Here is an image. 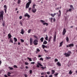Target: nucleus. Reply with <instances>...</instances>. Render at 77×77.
Instances as JSON below:
<instances>
[{"instance_id": "nucleus-1", "label": "nucleus", "mask_w": 77, "mask_h": 77, "mask_svg": "<svg viewBox=\"0 0 77 77\" xmlns=\"http://www.w3.org/2000/svg\"><path fill=\"white\" fill-rule=\"evenodd\" d=\"M32 0H28L29 1L28 3H27L26 5V8H29V6H30V4L32 3Z\"/></svg>"}, {"instance_id": "nucleus-2", "label": "nucleus", "mask_w": 77, "mask_h": 77, "mask_svg": "<svg viewBox=\"0 0 77 77\" xmlns=\"http://www.w3.org/2000/svg\"><path fill=\"white\" fill-rule=\"evenodd\" d=\"M72 53L71 51H69L68 52V53H65L64 54L65 56L66 57H69V56H70L71 55V54Z\"/></svg>"}, {"instance_id": "nucleus-3", "label": "nucleus", "mask_w": 77, "mask_h": 77, "mask_svg": "<svg viewBox=\"0 0 77 77\" xmlns=\"http://www.w3.org/2000/svg\"><path fill=\"white\" fill-rule=\"evenodd\" d=\"M40 22H41V23H43V25H46V26L48 25V23H45V21L43 20H41Z\"/></svg>"}, {"instance_id": "nucleus-4", "label": "nucleus", "mask_w": 77, "mask_h": 77, "mask_svg": "<svg viewBox=\"0 0 77 77\" xmlns=\"http://www.w3.org/2000/svg\"><path fill=\"white\" fill-rule=\"evenodd\" d=\"M38 41L36 39L35 40L33 41V43L35 45H38Z\"/></svg>"}, {"instance_id": "nucleus-5", "label": "nucleus", "mask_w": 77, "mask_h": 77, "mask_svg": "<svg viewBox=\"0 0 77 77\" xmlns=\"http://www.w3.org/2000/svg\"><path fill=\"white\" fill-rule=\"evenodd\" d=\"M56 32H55L54 34V42H56Z\"/></svg>"}, {"instance_id": "nucleus-6", "label": "nucleus", "mask_w": 77, "mask_h": 77, "mask_svg": "<svg viewBox=\"0 0 77 77\" xmlns=\"http://www.w3.org/2000/svg\"><path fill=\"white\" fill-rule=\"evenodd\" d=\"M74 47V44H71L66 45V47Z\"/></svg>"}, {"instance_id": "nucleus-7", "label": "nucleus", "mask_w": 77, "mask_h": 77, "mask_svg": "<svg viewBox=\"0 0 77 77\" xmlns=\"http://www.w3.org/2000/svg\"><path fill=\"white\" fill-rule=\"evenodd\" d=\"M66 32V29L65 28L64 29L63 32V35H65V33Z\"/></svg>"}, {"instance_id": "nucleus-8", "label": "nucleus", "mask_w": 77, "mask_h": 77, "mask_svg": "<svg viewBox=\"0 0 77 77\" xmlns=\"http://www.w3.org/2000/svg\"><path fill=\"white\" fill-rule=\"evenodd\" d=\"M0 14H1L0 15V17H3V15H4L3 14H4V11H2L1 12H0Z\"/></svg>"}, {"instance_id": "nucleus-9", "label": "nucleus", "mask_w": 77, "mask_h": 77, "mask_svg": "<svg viewBox=\"0 0 77 77\" xmlns=\"http://www.w3.org/2000/svg\"><path fill=\"white\" fill-rule=\"evenodd\" d=\"M24 17H28V18H30V16H29V14H27V13H26L24 15Z\"/></svg>"}, {"instance_id": "nucleus-10", "label": "nucleus", "mask_w": 77, "mask_h": 77, "mask_svg": "<svg viewBox=\"0 0 77 77\" xmlns=\"http://www.w3.org/2000/svg\"><path fill=\"white\" fill-rule=\"evenodd\" d=\"M33 42V39L31 38H30V44L31 45H32V42Z\"/></svg>"}, {"instance_id": "nucleus-11", "label": "nucleus", "mask_w": 77, "mask_h": 77, "mask_svg": "<svg viewBox=\"0 0 77 77\" xmlns=\"http://www.w3.org/2000/svg\"><path fill=\"white\" fill-rule=\"evenodd\" d=\"M32 12L33 13H35L36 12V9L34 8L32 9Z\"/></svg>"}, {"instance_id": "nucleus-12", "label": "nucleus", "mask_w": 77, "mask_h": 77, "mask_svg": "<svg viewBox=\"0 0 77 77\" xmlns=\"http://www.w3.org/2000/svg\"><path fill=\"white\" fill-rule=\"evenodd\" d=\"M8 38L9 39H11V38H12V35H11L10 33H9L8 35Z\"/></svg>"}, {"instance_id": "nucleus-13", "label": "nucleus", "mask_w": 77, "mask_h": 77, "mask_svg": "<svg viewBox=\"0 0 77 77\" xmlns=\"http://www.w3.org/2000/svg\"><path fill=\"white\" fill-rule=\"evenodd\" d=\"M35 6H36V4H34L32 5V9H35Z\"/></svg>"}, {"instance_id": "nucleus-14", "label": "nucleus", "mask_w": 77, "mask_h": 77, "mask_svg": "<svg viewBox=\"0 0 77 77\" xmlns=\"http://www.w3.org/2000/svg\"><path fill=\"white\" fill-rule=\"evenodd\" d=\"M66 40L67 42H69V38L68 37H66Z\"/></svg>"}, {"instance_id": "nucleus-15", "label": "nucleus", "mask_w": 77, "mask_h": 77, "mask_svg": "<svg viewBox=\"0 0 77 77\" xmlns=\"http://www.w3.org/2000/svg\"><path fill=\"white\" fill-rule=\"evenodd\" d=\"M24 33V32L23 29H22L21 30V32L20 33H21V34H22V35H23Z\"/></svg>"}, {"instance_id": "nucleus-16", "label": "nucleus", "mask_w": 77, "mask_h": 77, "mask_svg": "<svg viewBox=\"0 0 77 77\" xmlns=\"http://www.w3.org/2000/svg\"><path fill=\"white\" fill-rule=\"evenodd\" d=\"M57 14L56 13H55L54 14H51V17H54V16H55V15H56Z\"/></svg>"}, {"instance_id": "nucleus-17", "label": "nucleus", "mask_w": 77, "mask_h": 77, "mask_svg": "<svg viewBox=\"0 0 77 77\" xmlns=\"http://www.w3.org/2000/svg\"><path fill=\"white\" fill-rule=\"evenodd\" d=\"M41 42H44V38L43 37H42L41 38H40V39Z\"/></svg>"}, {"instance_id": "nucleus-18", "label": "nucleus", "mask_w": 77, "mask_h": 77, "mask_svg": "<svg viewBox=\"0 0 77 77\" xmlns=\"http://www.w3.org/2000/svg\"><path fill=\"white\" fill-rule=\"evenodd\" d=\"M57 65L58 66H61V64H60V62H58L57 63Z\"/></svg>"}, {"instance_id": "nucleus-19", "label": "nucleus", "mask_w": 77, "mask_h": 77, "mask_svg": "<svg viewBox=\"0 0 77 77\" xmlns=\"http://www.w3.org/2000/svg\"><path fill=\"white\" fill-rule=\"evenodd\" d=\"M55 72V71L54 70H51V74H54Z\"/></svg>"}, {"instance_id": "nucleus-20", "label": "nucleus", "mask_w": 77, "mask_h": 77, "mask_svg": "<svg viewBox=\"0 0 77 77\" xmlns=\"http://www.w3.org/2000/svg\"><path fill=\"white\" fill-rule=\"evenodd\" d=\"M62 44H63V41H62L60 43V46H59V47H60L62 46Z\"/></svg>"}, {"instance_id": "nucleus-21", "label": "nucleus", "mask_w": 77, "mask_h": 77, "mask_svg": "<svg viewBox=\"0 0 77 77\" xmlns=\"http://www.w3.org/2000/svg\"><path fill=\"white\" fill-rule=\"evenodd\" d=\"M59 14L58 15V17H60V15H61V11H60V10H59Z\"/></svg>"}, {"instance_id": "nucleus-22", "label": "nucleus", "mask_w": 77, "mask_h": 77, "mask_svg": "<svg viewBox=\"0 0 77 77\" xmlns=\"http://www.w3.org/2000/svg\"><path fill=\"white\" fill-rule=\"evenodd\" d=\"M9 42H11V43H13V40H12V38L10 39Z\"/></svg>"}, {"instance_id": "nucleus-23", "label": "nucleus", "mask_w": 77, "mask_h": 77, "mask_svg": "<svg viewBox=\"0 0 77 77\" xmlns=\"http://www.w3.org/2000/svg\"><path fill=\"white\" fill-rule=\"evenodd\" d=\"M27 59H28V60H29V61H30V62L32 61V58H29V57H28L27 58Z\"/></svg>"}, {"instance_id": "nucleus-24", "label": "nucleus", "mask_w": 77, "mask_h": 77, "mask_svg": "<svg viewBox=\"0 0 77 77\" xmlns=\"http://www.w3.org/2000/svg\"><path fill=\"white\" fill-rule=\"evenodd\" d=\"M14 42H17V38H14Z\"/></svg>"}, {"instance_id": "nucleus-25", "label": "nucleus", "mask_w": 77, "mask_h": 77, "mask_svg": "<svg viewBox=\"0 0 77 77\" xmlns=\"http://www.w3.org/2000/svg\"><path fill=\"white\" fill-rule=\"evenodd\" d=\"M43 44H47V42L45 40Z\"/></svg>"}, {"instance_id": "nucleus-26", "label": "nucleus", "mask_w": 77, "mask_h": 77, "mask_svg": "<svg viewBox=\"0 0 77 77\" xmlns=\"http://www.w3.org/2000/svg\"><path fill=\"white\" fill-rule=\"evenodd\" d=\"M1 20H2V21H3V16L0 17V20L1 21Z\"/></svg>"}, {"instance_id": "nucleus-27", "label": "nucleus", "mask_w": 77, "mask_h": 77, "mask_svg": "<svg viewBox=\"0 0 77 77\" xmlns=\"http://www.w3.org/2000/svg\"><path fill=\"white\" fill-rule=\"evenodd\" d=\"M37 64L38 65H39L40 66H42V65L40 63L38 62L37 63Z\"/></svg>"}, {"instance_id": "nucleus-28", "label": "nucleus", "mask_w": 77, "mask_h": 77, "mask_svg": "<svg viewBox=\"0 0 77 77\" xmlns=\"http://www.w3.org/2000/svg\"><path fill=\"white\" fill-rule=\"evenodd\" d=\"M4 8H5L4 9H7V6H6V5H4Z\"/></svg>"}, {"instance_id": "nucleus-29", "label": "nucleus", "mask_w": 77, "mask_h": 77, "mask_svg": "<svg viewBox=\"0 0 77 77\" xmlns=\"http://www.w3.org/2000/svg\"><path fill=\"white\" fill-rule=\"evenodd\" d=\"M42 47H43V49H44V48H47V47L45 45H42Z\"/></svg>"}, {"instance_id": "nucleus-30", "label": "nucleus", "mask_w": 77, "mask_h": 77, "mask_svg": "<svg viewBox=\"0 0 77 77\" xmlns=\"http://www.w3.org/2000/svg\"><path fill=\"white\" fill-rule=\"evenodd\" d=\"M32 9V8H29V13H30V11L31 10V9Z\"/></svg>"}, {"instance_id": "nucleus-31", "label": "nucleus", "mask_w": 77, "mask_h": 77, "mask_svg": "<svg viewBox=\"0 0 77 77\" xmlns=\"http://www.w3.org/2000/svg\"><path fill=\"white\" fill-rule=\"evenodd\" d=\"M69 74H72V72L71 71V70H70L69 72Z\"/></svg>"}, {"instance_id": "nucleus-32", "label": "nucleus", "mask_w": 77, "mask_h": 77, "mask_svg": "<svg viewBox=\"0 0 77 77\" xmlns=\"http://www.w3.org/2000/svg\"><path fill=\"white\" fill-rule=\"evenodd\" d=\"M20 2H21L20 0H18L17 3L18 4H20Z\"/></svg>"}, {"instance_id": "nucleus-33", "label": "nucleus", "mask_w": 77, "mask_h": 77, "mask_svg": "<svg viewBox=\"0 0 77 77\" xmlns=\"http://www.w3.org/2000/svg\"><path fill=\"white\" fill-rule=\"evenodd\" d=\"M53 18H49V20L51 21V23H52V21H53Z\"/></svg>"}, {"instance_id": "nucleus-34", "label": "nucleus", "mask_w": 77, "mask_h": 77, "mask_svg": "<svg viewBox=\"0 0 77 77\" xmlns=\"http://www.w3.org/2000/svg\"><path fill=\"white\" fill-rule=\"evenodd\" d=\"M30 32H31V29H30L28 30V33H30Z\"/></svg>"}, {"instance_id": "nucleus-35", "label": "nucleus", "mask_w": 77, "mask_h": 77, "mask_svg": "<svg viewBox=\"0 0 77 77\" xmlns=\"http://www.w3.org/2000/svg\"><path fill=\"white\" fill-rule=\"evenodd\" d=\"M11 74V73L10 72H8V76H11V75H9V74Z\"/></svg>"}, {"instance_id": "nucleus-36", "label": "nucleus", "mask_w": 77, "mask_h": 77, "mask_svg": "<svg viewBox=\"0 0 77 77\" xmlns=\"http://www.w3.org/2000/svg\"><path fill=\"white\" fill-rule=\"evenodd\" d=\"M34 38H36V39H38V38L37 37V36H36L34 35Z\"/></svg>"}, {"instance_id": "nucleus-37", "label": "nucleus", "mask_w": 77, "mask_h": 77, "mask_svg": "<svg viewBox=\"0 0 77 77\" xmlns=\"http://www.w3.org/2000/svg\"><path fill=\"white\" fill-rule=\"evenodd\" d=\"M9 68H10V70H11L13 69V68H12V67H11L10 66L9 67Z\"/></svg>"}, {"instance_id": "nucleus-38", "label": "nucleus", "mask_w": 77, "mask_h": 77, "mask_svg": "<svg viewBox=\"0 0 77 77\" xmlns=\"http://www.w3.org/2000/svg\"><path fill=\"white\" fill-rule=\"evenodd\" d=\"M37 51H38V52H39V51H40V50L38 48H37Z\"/></svg>"}, {"instance_id": "nucleus-39", "label": "nucleus", "mask_w": 77, "mask_h": 77, "mask_svg": "<svg viewBox=\"0 0 77 77\" xmlns=\"http://www.w3.org/2000/svg\"><path fill=\"white\" fill-rule=\"evenodd\" d=\"M51 39V36H50L49 37V40H48V42H50V39Z\"/></svg>"}, {"instance_id": "nucleus-40", "label": "nucleus", "mask_w": 77, "mask_h": 77, "mask_svg": "<svg viewBox=\"0 0 77 77\" xmlns=\"http://www.w3.org/2000/svg\"><path fill=\"white\" fill-rule=\"evenodd\" d=\"M45 74H46V73L45 72H42V73H41V75H45Z\"/></svg>"}, {"instance_id": "nucleus-41", "label": "nucleus", "mask_w": 77, "mask_h": 77, "mask_svg": "<svg viewBox=\"0 0 77 77\" xmlns=\"http://www.w3.org/2000/svg\"><path fill=\"white\" fill-rule=\"evenodd\" d=\"M13 67H14V68H18V67H17V66H16V65H14L13 66Z\"/></svg>"}, {"instance_id": "nucleus-42", "label": "nucleus", "mask_w": 77, "mask_h": 77, "mask_svg": "<svg viewBox=\"0 0 77 77\" xmlns=\"http://www.w3.org/2000/svg\"><path fill=\"white\" fill-rule=\"evenodd\" d=\"M46 37L45 38V39H46V40H47V39L48 38V37H47V35H46Z\"/></svg>"}, {"instance_id": "nucleus-43", "label": "nucleus", "mask_w": 77, "mask_h": 77, "mask_svg": "<svg viewBox=\"0 0 77 77\" xmlns=\"http://www.w3.org/2000/svg\"><path fill=\"white\" fill-rule=\"evenodd\" d=\"M43 60L44 59H43L42 58H40V60H42V61H43Z\"/></svg>"}, {"instance_id": "nucleus-44", "label": "nucleus", "mask_w": 77, "mask_h": 77, "mask_svg": "<svg viewBox=\"0 0 77 77\" xmlns=\"http://www.w3.org/2000/svg\"><path fill=\"white\" fill-rule=\"evenodd\" d=\"M59 74V73H57L56 74H54V75H55V76H57V75Z\"/></svg>"}, {"instance_id": "nucleus-45", "label": "nucleus", "mask_w": 77, "mask_h": 77, "mask_svg": "<svg viewBox=\"0 0 77 77\" xmlns=\"http://www.w3.org/2000/svg\"><path fill=\"white\" fill-rule=\"evenodd\" d=\"M55 62H58V60L57 59H55Z\"/></svg>"}, {"instance_id": "nucleus-46", "label": "nucleus", "mask_w": 77, "mask_h": 77, "mask_svg": "<svg viewBox=\"0 0 77 77\" xmlns=\"http://www.w3.org/2000/svg\"><path fill=\"white\" fill-rule=\"evenodd\" d=\"M25 65H29V63H27V62H26L25 63Z\"/></svg>"}, {"instance_id": "nucleus-47", "label": "nucleus", "mask_w": 77, "mask_h": 77, "mask_svg": "<svg viewBox=\"0 0 77 77\" xmlns=\"http://www.w3.org/2000/svg\"><path fill=\"white\" fill-rule=\"evenodd\" d=\"M21 41L22 42H24V40L23 39H21Z\"/></svg>"}, {"instance_id": "nucleus-48", "label": "nucleus", "mask_w": 77, "mask_h": 77, "mask_svg": "<svg viewBox=\"0 0 77 77\" xmlns=\"http://www.w3.org/2000/svg\"><path fill=\"white\" fill-rule=\"evenodd\" d=\"M68 11L69 12H71V11H72V9L71 8H70L69 9Z\"/></svg>"}, {"instance_id": "nucleus-49", "label": "nucleus", "mask_w": 77, "mask_h": 77, "mask_svg": "<svg viewBox=\"0 0 77 77\" xmlns=\"http://www.w3.org/2000/svg\"><path fill=\"white\" fill-rule=\"evenodd\" d=\"M32 70H29V73L30 74H32Z\"/></svg>"}, {"instance_id": "nucleus-50", "label": "nucleus", "mask_w": 77, "mask_h": 77, "mask_svg": "<svg viewBox=\"0 0 77 77\" xmlns=\"http://www.w3.org/2000/svg\"><path fill=\"white\" fill-rule=\"evenodd\" d=\"M22 16H21L19 17V19H20V20H21V19H22Z\"/></svg>"}, {"instance_id": "nucleus-51", "label": "nucleus", "mask_w": 77, "mask_h": 77, "mask_svg": "<svg viewBox=\"0 0 77 77\" xmlns=\"http://www.w3.org/2000/svg\"><path fill=\"white\" fill-rule=\"evenodd\" d=\"M70 8H73V6H72V5H71L70 6Z\"/></svg>"}, {"instance_id": "nucleus-52", "label": "nucleus", "mask_w": 77, "mask_h": 77, "mask_svg": "<svg viewBox=\"0 0 77 77\" xmlns=\"http://www.w3.org/2000/svg\"><path fill=\"white\" fill-rule=\"evenodd\" d=\"M20 24L21 26H22L23 25V23H22V22H20Z\"/></svg>"}, {"instance_id": "nucleus-53", "label": "nucleus", "mask_w": 77, "mask_h": 77, "mask_svg": "<svg viewBox=\"0 0 77 77\" xmlns=\"http://www.w3.org/2000/svg\"><path fill=\"white\" fill-rule=\"evenodd\" d=\"M45 59L46 60H47V59H48V57H46L45 58Z\"/></svg>"}, {"instance_id": "nucleus-54", "label": "nucleus", "mask_w": 77, "mask_h": 77, "mask_svg": "<svg viewBox=\"0 0 77 77\" xmlns=\"http://www.w3.org/2000/svg\"><path fill=\"white\" fill-rule=\"evenodd\" d=\"M49 77H53V75H49Z\"/></svg>"}, {"instance_id": "nucleus-55", "label": "nucleus", "mask_w": 77, "mask_h": 77, "mask_svg": "<svg viewBox=\"0 0 77 77\" xmlns=\"http://www.w3.org/2000/svg\"><path fill=\"white\" fill-rule=\"evenodd\" d=\"M41 68H42V69H45V67H42Z\"/></svg>"}, {"instance_id": "nucleus-56", "label": "nucleus", "mask_w": 77, "mask_h": 77, "mask_svg": "<svg viewBox=\"0 0 77 77\" xmlns=\"http://www.w3.org/2000/svg\"><path fill=\"white\" fill-rule=\"evenodd\" d=\"M31 64H35V62H32L31 63Z\"/></svg>"}, {"instance_id": "nucleus-57", "label": "nucleus", "mask_w": 77, "mask_h": 77, "mask_svg": "<svg viewBox=\"0 0 77 77\" xmlns=\"http://www.w3.org/2000/svg\"><path fill=\"white\" fill-rule=\"evenodd\" d=\"M53 21H54V22H55L56 21V19L55 18H54L53 19Z\"/></svg>"}, {"instance_id": "nucleus-58", "label": "nucleus", "mask_w": 77, "mask_h": 77, "mask_svg": "<svg viewBox=\"0 0 77 77\" xmlns=\"http://www.w3.org/2000/svg\"><path fill=\"white\" fill-rule=\"evenodd\" d=\"M24 75L25 77H27V76H28L26 74H25Z\"/></svg>"}, {"instance_id": "nucleus-59", "label": "nucleus", "mask_w": 77, "mask_h": 77, "mask_svg": "<svg viewBox=\"0 0 77 77\" xmlns=\"http://www.w3.org/2000/svg\"><path fill=\"white\" fill-rule=\"evenodd\" d=\"M4 10L5 11V13H6V11L7 10V9H4Z\"/></svg>"}, {"instance_id": "nucleus-60", "label": "nucleus", "mask_w": 77, "mask_h": 77, "mask_svg": "<svg viewBox=\"0 0 77 77\" xmlns=\"http://www.w3.org/2000/svg\"><path fill=\"white\" fill-rule=\"evenodd\" d=\"M36 66H37V68L39 67V66L38 65H36Z\"/></svg>"}, {"instance_id": "nucleus-61", "label": "nucleus", "mask_w": 77, "mask_h": 77, "mask_svg": "<svg viewBox=\"0 0 77 77\" xmlns=\"http://www.w3.org/2000/svg\"><path fill=\"white\" fill-rule=\"evenodd\" d=\"M38 57H41V55H38Z\"/></svg>"}, {"instance_id": "nucleus-62", "label": "nucleus", "mask_w": 77, "mask_h": 77, "mask_svg": "<svg viewBox=\"0 0 77 77\" xmlns=\"http://www.w3.org/2000/svg\"><path fill=\"white\" fill-rule=\"evenodd\" d=\"M4 77H8V76H7V75H4Z\"/></svg>"}, {"instance_id": "nucleus-63", "label": "nucleus", "mask_w": 77, "mask_h": 77, "mask_svg": "<svg viewBox=\"0 0 77 77\" xmlns=\"http://www.w3.org/2000/svg\"><path fill=\"white\" fill-rule=\"evenodd\" d=\"M25 68H26V69H28L29 68V67H28L27 66H26Z\"/></svg>"}, {"instance_id": "nucleus-64", "label": "nucleus", "mask_w": 77, "mask_h": 77, "mask_svg": "<svg viewBox=\"0 0 77 77\" xmlns=\"http://www.w3.org/2000/svg\"><path fill=\"white\" fill-rule=\"evenodd\" d=\"M5 23H2V26H5Z\"/></svg>"}]
</instances>
